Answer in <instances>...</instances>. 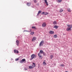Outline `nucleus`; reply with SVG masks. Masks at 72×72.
<instances>
[{
    "instance_id": "obj_31",
    "label": "nucleus",
    "mask_w": 72,
    "mask_h": 72,
    "mask_svg": "<svg viewBox=\"0 0 72 72\" xmlns=\"http://www.w3.org/2000/svg\"><path fill=\"white\" fill-rule=\"evenodd\" d=\"M58 2H61L62 1V0H58Z\"/></svg>"
},
{
    "instance_id": "obj_33",
    "label": "nucleus",
    "mask_w": 72,
    "mask_h": 72,
    "mask_svg": "<svg viewBox=\"0 0 72 72\" xmlns=\"http://www.w3.org/2000/svg\"><path fill=\"white\" fill-rule=\"evenodd\" d=\"M25 69V70H27V69Z\"/></svg>"
},
{
    "instance_id": "obj_26",
    "label": "nucleus",
    "mask_w": 72,
    "mask_h": 72,
    "mask_svg": "<svg viewBox=\"0 0 72 72\" xmlns=\"http://www.w3.org/2000/svg\"><path fill=\"white\" fill-rule=\"evenodd\" d=\"M33 1L34 2V3H37V1H36V0H34Z\"/></svg>"
},
{
    "instance_id": "obj_24",
    "label": "nucleus",
    "mask_w": 72,
    "mask_h": 72,
    "mask_svg": "<svg viewBox=\"0 0 72 72\" xmlns=\"http://www.w3.org/2000/svg\"><path fill=\"white\" fill-rule=\"evenodd\" d=\"M31 34L32 35H33L34 34V32H32L30 34Z\"/></svg>"
},
{
    "instance_id": "obj_27",
    "label": "nucleus",
    "mask_w": 72,
    "mask_h": 72,
    "mask_svg": "<svg viewBox=\"0 0 72 72\" xmlns=\"http://www.w3.org/2000/svg\"><path fill=\"white\" fill-rule=\"evenodd\" d=\"M42 54L44 56H45L46 55V54L45 53V52H44Z\"/></svg>"
},
{
    "instance_id": "obj_14",
    "label": "nucleus",
    "mask_w": 72,
    "mask_h": 72,
    "mask_svg": "<svg viewBox=\"0 0 72 72\" xmlns=\"http://www.w3.org/2000/svg\"><path fill=\"white\" fill-rule=\"evenodd\" d=\"M44 52L43 51L41 50L40 51V52L39 53H40L41 54H43Z\"/></svg>"
},
{
    "instance_id": "obj_23",
    "label": "nucleus",
    "mask_w": 72,
    "mask_h": 72,
    "mask_svg": "<svg viewBox=\"0 0 72 72\" xmlns=\"http://www.w3.org/2000/svg\"><path fill=\"white\" fill-rule=\"evenodd\" d=\"M53 24H57V22L56 21H55L53 22Z\"/></svg>"
},
{
    "instance_id": "obj_18",
    "label": "nucleus",
    "mask_w": 72,
    "mask_h": 72,
    "mask_svg": "<svg viewBox=\"0 0 72 72\" xmlns=\"http://www.w3.org/2000/svg\"><path fill=\"white\" fill-rule=\"evenodd\" d=\"M53 37L54 38H57V35H54Z\"/></svg>"
},
{
    "instance_id": "obj_2",
    "label": "nucleus",
    "mask_w": 72,
    "mask_h": 72,
    "mask_svg": "<svg viewBox=\"0 0 72 72\" xmlns=\"http://www.w3.org/2000/svg\"><path fill=\"white\" fill-rule=\"evenodd\" d=\"M44 44V40H42L39 44V46H43V44Z\"/></svg>"
},
{
    "instance_id": "obj_8",
    "label": "nucleus",
    "mask_w": 72,
    "mask_h": 72,
    "mask_svg": "<svg viewBox=\"0 0 72 72\" xmlns=\"http://www.w3.org/2000/svg\"><path fill=\"white\" fill-rule=\"evenodd\" d=\"M54 33V32L53 31H51L49 32V33L50 34H53V33Z\"/></svg>"
},
{
    "instance_id": "obj_28",
    "label": "nucleus",
    "mask_w": 72,
    "mask_h": 72,
    "mask_svg": "<svg viewBox=\"0 0 72 72\" xmlns=\"http://www.w3.org/2000/svg\"><path fill=\"white\" fill-rule=\"evenodd\" d=\"M64 66V64H62L60 65L61 67H63Z\"/></svg>"
},
{
    "instance_id": "obj_17",
    "label": "nucleus",
    "mask_w": 72,
    "mask_h": 72,
    "mask_svg": "<svg viewBox=\"0 0 72 72\" xmlns=\"http://www.w3.org/2000/svg\"><path fill=\"white\" fill-rule=\"evenodd\" d=\"M27 5H28V6H29L30 5H31V3H27Z\"/></svg>"
},
{
    "instance_id": "obj_1",
    "label": "nucleus",
    "mask_w": 72,
    "mask_h": 72,
    "mask_svg": "<svg viewBox=\"0 0 72 72\" xmlns=\"http://www.w3.org/2000/svg\"><path fill=\"white\" fill-rule=\"evenodd\" d=\"M36 55H35L34 54H33L31 56V57L30 58V60H32L33 58H36Z\"/></svg>"
},
{
    "instance_id": "obj_13",
    "label": "nucleus",
    "mask_w": 72,
    "mask_h": 72,
    "mask_svg": "<svg viewBox=\"0 0 72 72\" xmlns=\"http://www.w3.org/2000/svg\"><path fill=\"white\" fill-rule=\"evenodd\" d=\"M32 66L33 67V68L35 67H36L35 63H33Z\"/></svg>"
},
{
    "instance_id": "obj_20",
    "label": "nucleus",
    "mask_w": 72,
    "mask_h": 72,
    "mask_svg": "<svg viewBox=\"0 0 72 72\" xmlns=\"http://www.w3.org/2000/svg\"><path fill=\"white\" fill-rule=\"evenodd\" d=\"M43 64L44 66H45L46 65V63L45 62V61H44L43 62Z\"/></svg>"
},
{
    "instance_id": "obj_9",
    "label": "nucleus",
    "mask_w": 72,
    "mask_h": 72,
    "mask_svg": "<svg viewBox=\"0 0 72 72\" xmlns=\"http://www.w3.org/2000/svg\"><path fill=\"white\" fill-rule=\"evenodd\" d=\"M42 14H44V15H48V12H43Z\"/></svg>"
},
{
    "instance_id": "obj_12",
    "label": "nucleus",
    "mask_w": 72,
    "mask_h": 72,
    "mask_svg": "<svg viewBox=\"0 0 72 72\" xmlns=\"http://www.w3.org/2000/svg\"><path fill=\"white\" fill-rule=\"evenodd\" d=\"M29 68L30 69H32L33 68V66H29Z\"/></svg>"
},
{
    "instance_id": "obj_11",
    "label": "nucleus",
    "mask_w": 72,
    "mask_h": 72,
    "mask_svg": "<svg viewBox=\"0 0 72 72\" xmlns=\"http://www.w3.org/2000/svg\"><path fill=\"white\" fill-rule=\"evenodd\" d=\"M44 2L47 5H48V2L47 1V0H44Z\"/></svg>"
},
{
    "instance_id": "obj_22",
    "label": "nucleus",
    "mask_w": 72,
    "mask_h": 72,
    "mask_svg": "<svg viewBox=\"0 0 72 72\" xmlns=\"http://www.w3.org/2000/svg\"><path fill=\"white\" fill-rule=\"evenodd\" d=\"M63 11V9H61L60 10L59 12H62V11Z\"/></svg>"
},
{
    "instance_id": "obj_29",
    "label": "nucleus",
    "mask_w": 72,
    "mask_h": 72,
    "mask_svg": "<svg viewBox=\"0 0 72 72\" xmlns=\"http://www.w3.org/2000/svg\"><path fill=\"white\" fill-rule=\"evenodd\" d=\"M19 59V58H16L15 59V61H17V60H18Z\"/></svg>"
},
{
    "instance_id": "obj_16",
    "label": "nucleus",
    "mask_w": 72,
    "mask_h": 72,
    "mask_svg": "<svg viewBox=\"0 0 72 72\" xmlns=\"http://www.w3.org/2000/svg\"><path fill=\"white\" fill-rule=\"evenodd\" d=\"M41 12H42L41 11H40V10L39 11V12H38V14L37 15H39V14H40V13H41Z\"/></svg>"
},
{
    "instance_id": "obj_7",
    "label": "nucleus",
    "mask_w": 72,
    "mask_h": 72,
    "mask_svg": "<svg viewBox=\"0 0 72 72\" xmlns=\"http://www.w3.org/2000/svg\"><path fill=\"white\" fill-rule=\"evenodd\" d=\"M36 40V38L35 37H33V39L32 40V41H34Z\"/></svg>"
},
{
    "instance_id": "obj_5",
    "label": "nucleus",
    "mask_w": 72,
    "mask_h": 72,
    "mask_svg": "<svg viewBox=\"0 0 72 72\" xmlns=\"http://www.w3.org/2000/svg\"><path fill=\"white\" fill-rule=\"evenodd\" d=\"M14 53H19V51H18L17 50H14Z\"/></svg>"
},
{
    "instance_id": "obj_32",
    "label": "nucleus",
    "mask_w": 72,
    "mask_h": 72,
    "mask_svg": "<svg viewBox=\"0 0 72 72\" xmlns=\"http://www.w3.org/2000/svg\"><path fill=\"white\" fill-rule=\"evenodd\" d=\"M25 31H26V32H30V31H28V30H25Z\"/></svg>"
},
{
    "instance_id": "obj_19",
    "label": "nucleus",
    "mask_w": 72,
    "mask_h": 72,
    "mask_svg": "<svg viewBox=\"0 0 72 72\" xmlns=\"http://www.w3.org/2000/svg\"><path fill=\"white\" fill-rule=\"evenodd\" d=\"M41 53H39L38 54V56L39 57H41Z\"/></svg>"
},
{
    "instance_id": "obj_21",
    "label": "nucleus",
    "mask_w": 72,
    "mask_h": 72,
    "mask_svg": "<svg viewBox=\"0 0 72 72\" xmlns=\"http://www.w3.org/2000/svg\"><path fill=\"white\" fill-rule=\"evenodd\" d=\"M58 26H55L54 27V28H56V29H57L58 28Z\"/></svg>"
},
{
    "instance_id": "obj_4",
    "label": "nucleus",
    "mask_w": 72,
    "mask_h": 72,
    "mask_svg": "<svg viewBox=\"0 0 72 72\" xmlns=\"http://www.w3.org/2000/svg\"><path fill=\"white\" fill-rule=\"evenodd\" d=\"M71 28H72V26L69 28H68L66 29L67 31H70V30H71Z\"/></svg>"
},
{
    "instance_id": "obj_15",
    "label": "nucleus",
    "mask_w": 72,
    "mask_h": 72,
    "mask_svg": "<svg viewBox=\"0 0 72 72\" xmlns=\"http://www.w3.org/2000/svg\"><path fill=\"white\" fill-rule=\"evenodd\" d=\"M67 11L68 12H71V10H70V8H68L67 9Z\"/></svg>"
},
{
    "instance_id": "obj_25",
    "label": "nucleus",
    "mask_w": 72,
    "mask_h": 72,
    "mask_svg": "<svg viewBox=\"0 0 72 72\" xmlns=\"http://www.w3.org/2000/svg\"><path fill=\"white\" fill-rule=\"evenodd\" d=\"M32 28H33V29H36V27L35 26H32Z\"/></svg>"
},
{
    "instance_id": "obj_10",
    "label": "nucleus",
    "mask_w": 72,
    "mask_h": 72,
    "mask_svg": "<svg viewBox=\"0 0 72 72\" xmlns=\"http://www.w3.org/2000/svg\"><path fill=\"white\" fill-rule=\"evenodd\" d=\"M46 23L45 22L43 23L42 24V27H45V26H46Z\"/></svg>"
},
{
    "instance_id": "obj_34",
    "label": "nucleus",
    "mask_w": 72,
    "mask_h": 72,
    "mask_svg": "<svg viewBox=\"0 0 72 72\" xmlns=\"http://www.w3.org/2000/svg\"><path fill=\"white\" fill-rule=\"evenodd\" d=\"M29 32H31V31H29Z\"/></svg>"
},
{
    "instance_id": "obj_3",
    "label": "nucleus",
    "mask_w": 72,
    "mask_h": 72,
    "mask_svg": "<svg viewBox=\"0 0 72 72\" xmlns=\"http://www.w3.org/2000/svg\"><path fill=\"white\" fill-rule=\"evenodd\" d=\"M26 61V59H22L20 62V63H23L24 62H25Z\"/></svg>"
},
{
    "instance_id": "obj_30",
    "label": "nucleus",
    "mask_w": 72,
    "mask_h": 72,
    "mask_svg": "<svg viewBox=\"0 0 72 72\" xmlns=\"http://www.w3.org/2000/svg\"><path fill=\"white\" fill-rule=\"evenodd\" d=\"M50 57H51V59H52V58H53V56L52 55H51L50 56Z\"/></svg>"
},
{
    "instance_id": "obj_6",
    "label": "nucleus",
    "mask_w": 72,
    "mask_h": 72,
    "mask_svg": "<svg viewBox=\"0 0 72 72\" xmlns=\"http://www.w3.org/2000/svg\"><path fill=\"white\" fill-rule=\"evenodd\" d=\"M16 44L18 46V45H19V42L18 40H17L16 41Z\"/></svg>"
}]
</instances>
